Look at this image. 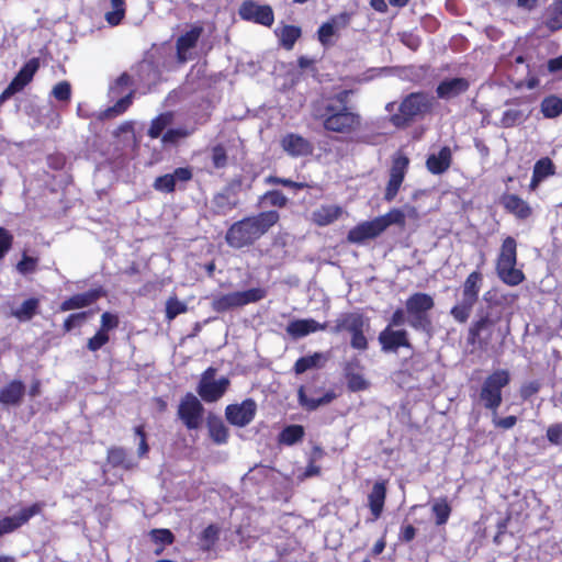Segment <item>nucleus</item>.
<instances>
[{"label": "nucleus", "instance_id": "aec40b11", "mask_svg": "<svg viewBox=\"0 0 562 562\" xmlns=\"http://www.w3.org/2000/svg\"><path fill=\"white\" fill-rule=\"evenodd\" d=\"M25 385L20 380H13L0 391V403L3 406H19L25 394Z\"/></svg>", "mask_w": 562, "mask_h": 562}, {"label": "nucleus", "instance_id": "79ce46f5", "mask_svg": "<svg viewBox=\"0 0 562 562\" xmlns=\"http://www.w3.org/2000/svg\"><path fill=\"white\" fill-rule=\"evenodd\" d=\"M432 513L436 516V524L440 526L448 521L451 514V507L446 498H439L432 504Z\"/></svg>", "mask_w": 562, "mask_h": 562}, {"label": "nucleus", "instance_id": "de8ad7c7", "mask_svg": "<svg viewBox=\"0 0 562 562\" xmlns=\"http://www.w3.org/2000/svg\"><path fill=\"white\" fill-rule=\"evenodd\" d=\"M188 310L186 303L177 297H170L166 303V317L168 321L175 319L179 314L186 313Z\"/></svg>", "mask_w": 562, "mask_h": 562}, {"label": "nucleus", "instance_id": "423d86ee", "mask_svg": "<svg viewBox=\"0 0 562 562\" xmlns=\"http://www.w3.org/2000/svg\"><path fill=\"white\" fill-rule=\"evenodd\" d=\"M509 383V374L505 370H498L488 375L483 382L480 401L491 412L497 411L502 404V390Z\"/></svg>", "mask_w": 562, "mask_h": 562}, {"label": "nucleus", "instance_id": "0eeeda50", "mask_svg": "<svg viewBox=\"0 0 562 562\" xmlns=\"http://www.w3.org/2000/svg\"><path fill=\"white\" fill-rule=\"evenodd\" d=\"M316 117H323L325 130L335 133H350L356 130L360 123L359 116L350 112L346 106L337 109L331 104L326 106L325 114H315Z\"/></svg>", "mask_w": 562, "mask_h": 562}, {"label": "nucleus", "instance_id": "338daca9", "mask_svg": "<svg viewBox=\"0 0 562 562\" xmlns=\"http://www.w3.org/2000/svg\"><path fill=\"white\" fill-rule=\"evenodd\" d=\"M547 438L553 445H562V424L551 425L547 430Z\"/></svg>", "mask_w": 562, "mask_h": 562}, {"label": "nucleus", "instance_id": "4d7b16f0", "mask_svg": "<svg viewBox=\"0 0 562 562\" xmlns=\"http://www.w3.org/2000/svg\"><path fill=\"white\" fill-rule=\"evenodd\" d=\"M52 94L59 101H69L71 97V87L68 81L58 82L52 91Z\"/></svg>", "mask_w": 562, "mask_h": 562}, {"label": "nucleus", "instance_id": "052dcab7", "mask_svg": "<svg viewBox=\"0 0 562 562\" xmlns=\"http://www.w3.org/2000/svg\"><path fill=\"white\" fill-rule=\"evenodd\" d=\"M265 182L268 183V184H281V186H284V187H288V188H292V189H303L306 187L305 183H302V182H294L290 179H285V178H279V177H274V176H269L265 179Z\"/></svg>", "mask_w": 562, "mask_h": 562}, {"label": "nucleus", "instance_id": "6ab92c4d", "mask_svg": "<svg viewBox=\"0 0 562 562\" xmlns=\"http://www.w3.org/2000/svg\"><path fill=\"white\" fill-rule=\"evenodd\" d=\"M327 324H321L313 318L295 319L286 325L285 331L293 339L305 337L318 330H325Z\"/></svg>", "mask_w": 562, "mask_h": 562}, {"label": "nucleus", "instance_id": "20e7f679", "mask_svg": "<svg viewBox=\"0 0 562 562\" xmlns=\"http://www.w3.org/2000/svg\"><path fill=\"white\" fill-rule=\"evenodd\" d=\"M434 299L427 293H414L406 300L407 323L416 330L430 333L431 319L428 312L434 307Z\"/></svg>", "mask_w": 562, "mask_h": 562}, {"label": "nucleus", "instance_id": "39448f33", "mask_svg": "<svg viewBox=\"0 0 562 562\" xmlns=\"http://www.w3.org/2000/svg\"><path fill=\"white\" fill-rule=\"evenodd\" d=\"M400 216L398 213H386L372 221L362 222L349 231L347 239L351 244H362L367 239H373L391 226L392 222H400Z\"/></svg>", "mask_w": 562, "mask_h": 562}, {"label": "nucleus", "instance_id": "37998d69", "mask_svg": "<svg viewBox=\"0 0 562 562\" xmlns=\"http://www.w3.org/2000/svg\"><path fill=\"white\" fill-rule=\"evenodd\" d=\"M301 36V29L293 25H285L280 32V41L284 48L292 49L296 40Z\"/></svg>", "mask_w": 562, "mask_h": 562}, {"label": "nucleus", "instance_id": "a211bd4d", "mask_svg": "<svg viewBox=\"0 0 562 562\" xmlns=\"http://www.w3.org/2000/svg\"><path fill=\"white\" fill-rule=\"evenodd\" d=\"M282 149L291 157H304L313 153V145L303 136L289 133L280 142Z\"/></svg>", "mask_w": 562, "mask_h": 562}, {"label": "nucleus", "instance_id": "f3484780", "mask_svg": "<svg viewBox=\"0 0 562 562\" xmlns=\"http://www.w3.org/2000/svg\"><path fill=\"white\" fill-rule=\"evenodd\" d=\"M379 342L383 351H396L400 347L411 348L408 333L405 329H394L386 326L379 335Z\"/></svg>", "mask_w": 562, "mask_h": 562}, {"label": "nucleus", "instance_id": "dca6fc26", "mask_svg": "<svg viewBox=\"0 0 562 562\" xmlns=\"http://www.w3.org/2000/svg\"><path fill=\"white\" fill-rule=\"evenodd\" d=\"M431 108V98L425 93H412L401 104L403 117L411 119L426 113Z\"/></svg>", "mask_w": 562, "mask_h": 562}, {"label": "nucleus", "instance_id": "3c124183", "mask_svg": "<svg viewBox=\"0 0 562 562\" xmlns=\"http://www.w3.org/2000/svg\"><path fill=\"white\" fill-rule=\"evenodd\" d=\"M336 30H337L336 20L324 23L318 30V38H319L321 43L324 45L328 44L331 36L336 33Z\"/></svg>", "mask_w": 562, "mask_h": 562}, {"label": "nucleus", "instance_id": "1a4fd4ad", "mask_svg": "<svg viewBox=\"0 0 562 562\" xmlns=\"http://www.w3.org/2000/svg\"><path fill=\"white\" fill-rule=\"evenodd\" d=\"M215 373L216 370L214 368L206 369L203 372L196 389L202 400L209 403L218 401L229 385V380L225 376L215 380Z\"/></svg>", "mask_w": 562, "mask_h": 562}, {"label": "nucleus", "instance_id": "49530a36", "mask_svg": "<svg viewBox=\"0 0 562 562\" xmlns=\"http://www.w3.org/2000/svg\"><path fill=\"white\" fill-rule=\"evenodd\" d=\"M220 528L215 525L207 526L201 536V547L203 550H210L213 544L217 541Z\"/></svg>", "mask_w": 562, "mask_h": 562}, {"label": "nucleus", "instance_id": "a19ab883", "mask_svg": "<svg viewBox=\"0 0 562 562\" xmlns=\"http://www.w3.org/2000/svg\"><path fill=\"white\" fill-rule=\"evenodd\" d=\"M112 10L105 13V20L111 25H117L125 15V0H111Z\"/></svg>", "mask_w": 562, "mask_h": 562}, {"label": "nucleus", "instance_id": "58836bf2", "mask_svg": "<svg viewBox=\"0 0 562 562\" xmlns=\"http://www.w3.org/2000/svg\"><path fill=\"white\" fill-rule=\"evenodd\" d=\"M546 25L551 31H557L562 27V0L553 3L549 8Z\"/></svg>", "mask_w": 562, "mask_h": 562}, {"label": "nucleus", "instance_id": "5fc2aeb1", "mask_svg": "<svg viewBox=\"0 0 562 562\" xmlns=\"http://www.w3.org/2000/svg\"><path fill=\"white\" fill-rule=\"evenodd\" d=\"M153 187L157 191L172 192L175 190L176 184L173 182L171 175L167 173V175L156 178Z\"/></svg>", "mask_w": 562, "mask_h": 562}, {"label": "nucleus", "instance_id": "9b49d317", "mask_svg": "<svg viewBox=\"0 0 562 562\" xmlns=\"http://www.w3.org/2000/svg\"><path fill=\"white\" fill-rule=\"evenodd\" d=\"M256 411V402L251 398H247L240 404L228 405L225 409V416L232 425L245 427L252 422Z\"/></svg>", "mask_w": 562, "mask_h": 562}, {"label": "nucleus", "instance_id": "393cba45", "mask_svg": "<svg viewBox=\"0 0 562 562\" xmlns=\"http://www.w3.org/2000/svg\"><path fill=\"white\" fill-rule=\"evenodd\" d=\"M451 165V150L449 147H442L438 154L428 156L426 166L427 169L434 175L445 172Z\"/></svg>", "mask_w": 562, "mask_h": 562}, {"label": "nucleus", "instance_id": "6e6552de", "mask_svg": "<svg viewBox=\"0 0 562 562\" xmlns=\"http://www.w3.org/2000/svg\"><path fill=\"white\" fill-rule=\"evenodd\" d=\"M266 296V291L261 288H254L246 291L231 292L216 296L212 301V308L216 312H226L232 308L256 303Z\"/></svg>", "mask_w": 562, "mask_h": 562}, {"label": "nucleus", "instance_id": "ea45409f", "mask_svg": "<svg viewBox=\"0 0 562 562\" xmlns=\"http://www.w3.org/2000/svg\"><path fill=\"white\" fill-rule=\"evenodd\" d=\"M172 113L167 112L160 114L158 117L153 120L150 127L148 130V135L151 138H157L161 135L162 131L171 124Z\"/></svg>", "mask_w": 562, "mask_h": 562}, {"label": "nucleus", "instance_id": "680f3d73", "mask_svg": "<svg viewBox=\"0 0 562 562\" xmlns=\"http://www.w3.org/2000/svg\"><path fill=\"white\" fill-rule=\"evenodd\" d=\"M212 160L216 168H223L227 164L226 150L222 145H217L212 149Z\"/></svg>", "mask_w": 562, "mask_h": 562}, {"label": "nucleus", "instance_id": "4c0bfd02", "mask_svg": "<svg viewBox=\"0 0 562 562\" xmlns=\"http://www.w3.org/2000/svg\"><path fill=\"white\" fill-rule=\"evenodd\" d=\"M304 436V428L300 425H291L285 427L280 434V442L292 446L300 441Z\"/></svg>", "mask_w": 562, "mask_h": 562}, {"label": "nucleus", "instance_id": "603ef678", "mask_svg": "<svg viewBox=\"0 0 562 562\" xmlns=\"http://www.w3.org/2000/svg\"><path fill=\"white\" fill-rule=\"evenodd\" d=\"M389 213H398L401 216L400 222H392V225H400L403 226L405 224V218H418V212L417 210L412 205H405L403 209H393Z\"/></svg>", "mask_w": 562, "mask_h": 562}, {"label": "nucleus", "instance_id": "f704fd0d", "mask_svg": "<svg viewBox=\"0 0 562 562\" xmlns=\"http://www.w3.org/2000/svg\"><path fill=\"white\" fill-rule=\"evenodd\" d=\"M541 112L548 119H553L562 113V99L557 95H549L541 102Z\"/></svg>", "mask_w": 562, "mask_h": 562}, {"label": "nucleus", "instance_id": "8fccbe9b", "mask_svg": "<svg viewBox=\"0 0 562 562\" xmlns=\"http://www.w3.org/2000/svg\"><path fill=\"white\" fill-rule=\"evenodd\" d=\"M525 120V114L518 109H508L503 113L501 123L504 127H510Z\"/></svg>", "mask_w": 562, "mask_h": 562}, {"label": "nucleus", "instance_id": "473e14b6", "mask_svg": "<svg viewBox=\"0 0 562 562\" xmlns=\"http://www.w3.org/2000/svg\"><path fill=\"white\" fill-rule=\"evenodd\" d=\"M503 205L519 217H527L530 214V209L526 202L514 194L505 195L503 198Z\"/></svg>", "mask_w": 562, "mask_h": 562}, {"label": "nucleus", "instance_id": "f03ea898", "mask_svg": "<svg viewBox=\"0 0 562 562\" xmlns=\"http://www.w3.org/2000/svg\"><path fill=\"white\" fill-rule=\"evenodd\" d=\"M516 241L513 237H507L503 241L497 258L496 272L498 278L510 286L518 285L525 280L522 271L516 268Z\"/></svg>", "mask_w": 562, "mask_h": 562}, {"label": "nucleus", "instance_id": "774afa93", "mask_svg": "<svg viewBox=\"0 0 562 562\" xmlns=\"http://www.w3.org/2000/svg\"><path fill=\"white\" fill-rule=\"evenodd\" d=\"M117 325V316L105 312L101 316V328L99 330H104L106 333L108 330L115 328Z\"/></svg>", "mask_w": 562, "mask_h": 562}, {"label": "nucleus", "instance_id": "c9c22d12", "mask_svg": "<svg viewBox=\"0 0 562 562\" xmlns=\"http://www.w3.org/2000/svg\"><path fill=\"white\" fill-rule=\"evenodd\" d=\"M213 205L217 213L225 214L236 207L237 200L229 192H221L213 198Z\"/></svg>", "mask_w": 562, "mask_h": 562}, {"label": "nucleus", "instance_id": "c03bdc74", "mask_svg": "<svg viewBox=\"0 0 562 562\" xmlns=\"http://www.w3.org/2000/svg\"><path fill=\"white\" fill-rule=\"evenodd\" d=\"M348 387L352 392H359L369 387V382L361 373L352 372L351 368L346 369Z\"/></svg>", "mask_w": 562, "mask_h": 562}, {"label": "nucleus", "instance_id": "bf43d9fd", "mask_svg": "<svg viewBox=\"0 0 562 562\" xmlns=\"http://www.w3.org/2000/svg\"><path fill=\"white\" fill-rule=\"evenodd\" d=\"M109 341V335L104 330H98V333L88 340V349L97 351Z\"/></svg>", "mask_w": 562, "mask_h": 562}, {"label": "nucleus", "instance_id": "5701e85b", "mask_svg": "<svg viewBox=\"0 0 562 562\" xmlns=\"http://www.w3.org/2000/svg\"><path fill=\"white\" fill-rule=\"evenodd\" d=\"M364 321L359 313H345L341 314L335 322V326L331 328L334 334H339L342 330L349 331L351 335L362 330Z\"/></svg>", "mask_w": 562, "mask_h": 562}, {"label": "nucleus", "instance_id": "b1692460", "mask_svg": "<svg viewBox=\"0 0 562 562\" xmlns=\"http://www.w3.org/2000/svg\"><path fill=\"white\" fill-rule=\"evenodd\" d=\"M469 88V81L464 78H451L443 80L437 87V94L441 99H452L465 92Z\"/></svg>", "mask_w": 562, "mask_h": 562}, {"label": "nucleus", "instance_id": "4be33fe9", "mask_svg": "<svg viewBox=\"0 0 562 562\" xmlns=\"http://www.w3.org/2000/svg\"><path fill=\"white\" fill-rule=\"evenodd\" d=\"M499 317L494 316L492 313L486 312L484 315L480 316V318L474 322L469 329V337L472 341L480 339L483 334H485V340L491 339L492 328L498 322Z\"/></svg>", "mask_w": 562, "mask_h": 562}, {"label": "nucleus", "instance_id": "a18cd8bd", "mask_svg": "<svg viewBox=\"0 0 562 562\" xmlns=\"http://www.w3.org/2000/svg\"><path fill=\"white\" fill-rule=\"evenodd\" d=\"M209 431L211 438L216 443H224L227 440L228 431L225 425L220 419H214L209 422Z\"/></svg>", "mask_w": 562, "mask_h": 562}, {"label": "nucleus", "instance_id": "f257e3e1", "mask_svg": "<svg viewBox=\"0 0 562 562\" xmlns=\"http://www.w3.org/2000/svg\"><path fill=\"white\" fill-rule=\"evenodd\" d=\"M279 220V213L272 210L245 217L235 222L227 229L225 240L228 246L235 249L251 246L276 225Z\"/></svg>", "mask_w": 562, "mask_h": 562}, {"label": "nucleus", "instance_id": "7c9ffc66", "mask_svg": "<svg viewBox=\"0 0 562 562\" xmlns=\"http://www.w3.org/2000/svg\"><path fill=\"white\" fill-rule=\"evenodd\" d=\"M335 398V394L333 392H327L322 397H308L305 393L304 387H300L299 390V402L300 404L308 411H314L322 405L329 404Z\"/></svg>", "mask_w": 562, "mask_h": 562}, {"label": "nucleus", "instance_id": "13d9d810", "mask_svg": "<svg viewBox=\"0 0 562 562\" xmlns=\"http://www.w3.org/2000/svg\"><path fill=\"white\" fill-rule=\"evenodd\" d=\"M132 86V78L127 74H122L110 88V92L113 95H119L124 92L125 89Z\"/></svg>", "mask_w": 562, "mask_h": 562}, {"label": "nucleus", "instance_id": "a878e982", "mask_svg": "<svg viewBox=\"0 0 562 562\" xmlns=\"http://www.w3.org/2000/svg\"><path fill=\"white\" fill-rule=\"evenodd\" d=\"M342 214V209L338 205H321L312 213V221L318 226H326L335 222Z\"/></svg>", "mask_w": 562, "mask_h": 562}, {"label": "nucleus", "instance_id": "2eb2a0df", "mask_svg": "<svg viewBox=\"0 0 562 562\" xmlns=\"http://www.w3.org/2000/svg\"><path fill=\"white\" fill-rule=\"evenodd\" d=\"M408 158L405 156H398L394 158L393 165L390 171V180L385 190L384 199L392 201L398 192V189L404 180L407 167Z\"/></svg>", "mask_w": 562, "mask_h": 562}, {"label": "nucleus", "instance_id": "bb28decb", "mask_svg": "<svg viewBox=\"0 0 562 562\" xmlns=\"http://www.w3.org/2000/svg\"><path fill=\"white\" fill-rule=\"evenodd\" d=\"M386 495L385 484L383 482L374 483L371 493L369 494V506L374 518H379L384 506Z\"/></svg>", "mask_w": 562, "mask_h": 562}, {"label": "nucleus", "instance_id": "e433bc0d", "mask_svg": "<svg viewBox=\"0 0 562 562\" xmlns=\"http://www.w3.org/2000/svg\"><path fill=\"white\" fill-rule=\"evenodd\" d=\"M133 100V91H130L126 95L117 100V102L108 108L102 114V119H112L115 117L122 113H124L127 108L132 104Z\"/></svg>", "mask_w": 562, "mask_h": 562}, {"label": "nucleus", "instance_id": "412c9836", "mask_svg": "<svg viewBox=\"0 0 562 562\" xmlns=\"http://www.w3.org/2000/svg\"><path fill=\"white\" fill-rule=\"evenodd\" d=\"M203 33V27L194 25L177 40L178 60L184 63L188 59V52L193 48Z\"/></svg>", "mask_w": 562, "mask_h": 562}, {"label": "nucleus", "instance_id": "cd10ccee", "mask_svg": "<svg viewBox=\"0 0 562 562\" xmlns=\"http://www.w3.org/2000/svg\"><path fill=\"white\" fill-rule=\"evenodd\" d=\"M100 296V291H89L86 293L77 294L63 302L60 310L70 311L81 308L92 304Z\"/></svg>", "mask_w": 562, "mask_h": 562}, {"label": "nucleus", "instance_id": "69168bd1", "mask_svg": "<svg viewBox=\"0 0 562 562\" xmlns=\"http://www.w3.org/2000/svg\"><path fill=\"white\" fill-rule=\"evenodd\" d=\"M12 240V235L3 227H0V259L10 250Z\"/></svg>", "mask_w": 562, "mask_h": 562}, {"label": "nucleus", "instance_id": "f8f14e48", "mask_svg": "<svg viewBox=\"0 0 562 562\" xmlns=\"http://www.w3.org/2000/svg\"><path fill=\"white\" fill-rule=\"evenodd\" d=\"M238 13L243 20L259 23L265 26L272 25L274 21L273 11L270 5L258 4L251 0L243 2Z\"/></svg>", "mask_w": 562, "mask_h": 562}, {"label": "nucleus", "instance_id": "09e8293b", "mask_svg": "<svg viewBox=\"0 0 562 562\" xmlns=\"http://www.w3.org/2000/svg\"><path fill=\"white\" fill-rule=\"evenodd\" d=\"M262 201H266L271 206L284 207L288 204V198L278 190L267 191L262 196Z\"/></svg>", "mask_w": 562, "mask_h": 562}, {"label": "nucleus", "instance_id": "72a5a7b5", "mask_svg": "<svg viewBox=\"0 0 562 562\" xmlns=\"http://www.w3.org/2000/svg\"><path fill=\"white\" fill-rule=\"evenodd\" d=\"M38 304L37 299H29L19 308L12 310L11 315L21 322H27L36 314Z\"/></svg>", "mask_w": 562, "mask_h": 562}, {"label": "nucleus", "instance_id": "c756f323", "mask_svg": "<svg viewBox=\"0 0 562 562\" xmlns=\"http://www.w3.org/2000/svg\"><path fill=\"white\" fill-rule=\"evenodd\" d=\"M108 463L114 468L133 469L136 463L123 448H111L108 452Z\"/></svg>", "mask_w": 562, "mask_h": 562}, {"label": "nucleus", "instance_id": "e2e57ef3", "mask_svg": "<svg viewBox=\"0 0 562 562\" xmlns=\"http://www.w3.org/2000/svg\"><path fill=\"white\" fill-rule=\"evenodd\" d=\"M150 537L155 542L162 544H170L173 541V535L168 529H154L150 531Z\"/></svg>", "mask_w": 562, "mask_h": 562}, {"label": "nucleus", "instance_id": "864d4df0", "mask_svg": "<svg viewBox=\"0 0 562 562\" xmlns=\"http://www.w3.org/2000/svg\"><path fill=\"white\" fill-rule=\"evenodd\" d=\"M36 268H37V259L30 257L25 254L23 255L21 261H19L16 265V270L21 274L33 273L36 270Z\"/></svg>", "mask_w": 562, "mask_h": 562}, {"label": "nucleus", "instance_id": "6e6d98bb", "mask_svg": "<svg viewBox=\"0 0 562 562\" xmlns=\"http://www.w3.org/2000/svg\"><path fill=\"white\" fill-rule=\"evenodd\" d=\"M191 134V131L186 128L168 130L162 136V143L176 144L179 139L186 138Z\"/></svg>", "mask_w": 562, "mask_h": 562}, {"label": "nucleus", "instance_id": "7ed1b4c3", "mask_svg": "<svg viewBox=\"0 0 562 562\" xmlns=\"http://www.w3.org/2000/svg\"><path fill=\"white\" fill-rule=\"evenodd\" d=\"M482 281V273L479 271H473L463 282L461 299L450 311L451 316L457 322L465 323L469 319L472 308L479 300Z\"/></svg>", "mask_w": 562, "mask_h": 562}, {"label": "nucleus", "instance_id": "ddd939ff", "mask_svg": "<svg viewBox=\"0 0 562 562\" xmlns=\"http://www.w3.org/2000/svg\"><path fill=\"white\" fill-rule=\"evenodd\" d=\"M43 506V503H35L30 507L21 509L16 515L2 518L0 520V538L25 525L33 516L42 512Z\"/></svg>", "mask_w": 562, "mask_h": 562}, {"label": "nucleus", "instance_id": "0e129e2a", "mask_svg": "<svg viewBox=\"0 0 562 562\" xmlns=\"http://www.w3.org/2000/svg\"><path fill=\"white\" fill-rule=\"evenodd\" d=\"M492 422L495 427H499L503 429H510L516 425L517 418H516V416H507L505 418H498L497 411H494V412H492Z\"/></svg>", "mask_w": 562, "mask_h": 562}, {"label": "nucleus", "instance_id": "c85d7f7f", "mask_svg": "<svg viewBox=\"0 0 562 562\" xmlns=\"http://www.w3.org/2000/svg\"><path fill=\"white\" fill-rule=\"evenodd\" d=\"M327 361V357L323 352H315L311 356L300 358L294 364L296 374H302L305 371L314 368H321Z\"/></svg>", "mask_w": 562, "mask_h": 562}, {"label": "nucleus", "instance_id": "9d476101", "mask_svg": "<svg viewBox=\"0 0 562 562\" xmlns=\"http://www.w3.org/2000/svg\"><path fill=\"white\" fill-rule=\"evenodd\" d=\"M204 407L191 393H188L180 402L178 416L188 429H198L202 425Z\"/></svg>", "mask_w": 562, "mask_h": 562}, {"label": "nucleus", "instance_id": "4468645a", "mask_svg": "<svg viewBox=\"0 0 562 562\" xmlns=\"http://www.w3.org/2000/svg\"><path fill=\"white\" fill-rule=\"evenodd\" d=\"M40 68L38 58H31L13 78L10 85L2 92L1 98L7 99L21 91L31 80Z\"/></svg>", "mask_w": 562, "mask_h": 562}, {"label": "nucleus", "instance_id": "2f4dec72", "mask_svg": "<svg viewBox=\"0 0 562 562\" xmlns=\"http://www.w3.org/2000/svg\"><path fill=\"white\" fill-rule=\"evenodd\" d=\"M554 173V166L549 158L538 160L533 167L531 188H536L546 177Z\"/></svg>", "mask_w": 562, "mask_h": 562}]
</instances>
